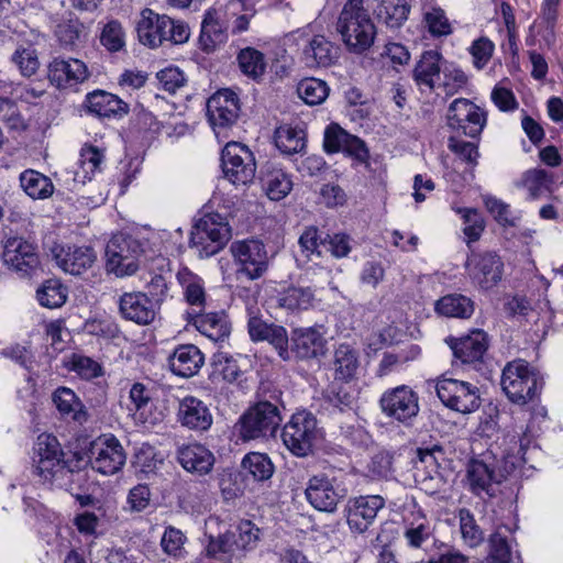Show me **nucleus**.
<instances>
[{"mask_svg":"<svg viewBox=\"0 0 563 563\" xmlns=\"http://www.w3.org/2000/svg\"><path fill=\"white\" fill-rule=\"evenodd\" d=\"M136 32L139 41L150 48L159 47L165 42L183 44L190 36V30L186 23L158 14L148 8L141 11Z\"/></svg>","mask_w":563,"mask_h":563,"instance_id":"f257e3e1","label":"nucleus"},{"mask_svg":"<svg viewBox=\"0 0 563 563\" xmlns=\"http://www.w3.org/2000/svg\"><path fill=\"white\" fill-rule=\"evenodd\" d=\"M543 378L538 371L523 360L507 363L500 378V386L507 398L517 405L534 401L542 388Z\"/></svg>","mask_w":563,"mask_h":563,"instance_id":"f03ea898","label":"nucleus"},{"mask_svg":"<svg viewBox=\"0 0 563 563\" xmlns=\"http://www.w3.org/2000/svg\"><path fill=\"white\" fill-rule=\"evenodd\" d=\"M230 239L231 229L225 218L219 213H207L194 225L190 247L200 258H206L220 252Z\"/></svg>","mask_w":563,"mask_h":563,"instance_id":"7ed1b4c3","label":"nucleus"},{"mask_svg":"<svg viewBox=\"0 0 563 563\" xmlns=\"http://www.w3.org/2000/svg\"><path fill=\"white\" fill-rule=\"evenodd\" d=\"M141 244L132 236L115 234L106 247V271L117 277L135 274L139 269Z\"/></svg>","mask_w":563,"mask_h":563,"instance_id":"20e7f679","label":"nucleus"},{"mask_svg":"<svg viewBox=\"0 0 563 563\" xmlns=\"http://www.w3.org/2000/svg\"><path fill=\"white\" fill-rule=\"evenodd\" d=\"M379 407L389 419L412 427L420 411L419 396L407 385L388 388L379 398Z\"/></svg>","mask_w":563,"mask_h":563,"instance_id":"39448f33","label":"nucleus"},{"mask_svg":"<svg viewBox=\"0 0 563 563\" xmlns=\"http://www.w3.org/2000/svg\"><path fill=\"white\" fill-rule=\"evenodd\" d=\"M224 177L235 186L251 184L255 177L256 164L250 148L239 142H229L221 153Z\"/></svg>","mask_w":563,"mask_h":563,"instance_id":"423d86ee","label":"nucleus"},{"mask_svg":"<svg viewBox=\"0 0 563 563\" xmlns=\"http://www.w3.org/2000/svg\"><path fill=\"white\" fill-rule=\"evenodd\" d=\"M448 462L446 451L440 443L417 449L415 479L426 492L434 493L442 484L440 468Z\"/></svg>","mask_w":563,"mask_h":563,"instance_id":"0eeeda50","label":"nucleus"},{"mask_svg":"<svg viewBox=\"0 0 563 563\" xmlns=\"http://www.w3.org/2000/svg\"><path fill=\"white\" fill-rule=\"evenodd\" d=\"M437 395L445 407L461 413L481 406L479 389L468 382L443 377L437 383Z\"/></svg>","mask_w":563,"mask_h":563,"instance_id":"6e6552de","label":"nucleus"},{"mask_svg":"<svg viewBox=\"0 0 563 563\" xmlns=\"http://www.w3.org/2000/svg\"><path fill=\"white\" fill-rule=\"evenodd\" d=\"M277 406L262 401L251 407L240 418V437L244 440L274 437L278 427Z\"/></svg>","mask_w":563,"mask_h":563,"instance_id":"1a4fd4ad","label":"nucleus"},{"mask_svg":"<svg viewBox=\"0 0 563 563\" xmlns=\"http://www.w3.org/2000/svg\"><path fill=\"white\" fill-rule=\"evenodd\" d=\"M317 420L311 412L299 411L284 424V445L296 456L305 457L312 452Z\"/></svg>","mask_w":563,"mask_h":563,"instance_id":"9d476101","label":"nucleus"},{"mask_svg":"<svg viewBox=\"0 0 563 563\" xmlns=\"http://www.w3.org/2000/svg\"><path fill=\"white\" fill-rule=\"evenodd\" d=\"M345 15L346 13L340 14L336 30L350 52L362 54L373 45L376 27L368 14L355 18H345Z\"/></svg>","mask_w":563,"mask_h":563,"instance_id":"9b49d317","label":"nucleus"},{"mask_svg":"<svg viewBox=\"0 0 563 563\" xmlns=\"http://www.w3.org/2000/svg\"><path fill=\"white\" fill-rule=\"evenodd\" d=\"M305 494L314 509L333 512L339 501L345 497L346 490L335 476L320 473L309 478Z\"/></svg>","mask_w":563,"mask_h":563,"instance_id":"f8f14e48","label":"nucleus"},{"mask_svg":"<svg viewBox=\"0 0 563 563\" xmlns=\"http://www.w3.org/2000/svg\"><path fill=\"white\" fill-rule=\"evenodd\" d=\"M467 275L482 289H490L503 278L504 262L494 251H472L465 262Z\"/></svg>","mask_w":563,"mask_h":563,"instance_id":"ddd939ff","label":"nucleus"},{"mask_svg":"<svg viewBox=\"0 0 563 563\" xmlns=\"http://www.w3.org/2000/svg\"><path fill=\"white\" fill-rule=\"evenodd\" d=\"M486 124V114L465 98L455 99L448 110V125L472 139L477 137Z\"/></svg>","mask_w":563,"mask_h":563,"instance_id":"4468645a","label":"nucleus"},{"mask_svg":"<svg viewBox=\"0 0 563 563\" xmlns=\"http://www.w3.org/2000/svg\"><path fill=\"white\" fill-rule=\"evenodd\" d=\"M230 251L240 266L238 274L256 279L266 271L267 255L260 241H236L231 244Z\"/></svg>","mask_w":563,"mask_h":563,"instance_id":"2eb2a0df","label":"nucleus"},{"mask_svg":"<svg viewBox=\"0 0 563 563\" xmlns=\"http://www.w3.org/2000/svg\"><path fill=\"white\" fill-rule=\"evenodd\" d=\"M2 260L21 276L30 275L40 264L36 247L21 236H9L3 240Z\"/></svg>","mask_w":563,"mask_h":563,"instance_id":"dca6fc26","label":"nucleus"},{"mask_svg":"<svg viewBox=\"0 0 563 563\" xmlns=\"http://www.w3.org/2000/svg\"><path fill=\"white\" fill-rule=\"evenodd\" d=\"M91 466L103 475H113L125 464V453L114 437H100L91 446Z\"/></svg>","mask_w":563,"mask_h":563,"instance_id":"f3484780","label":"nucleus"},{"mask_svg":"<svg viewBox=\"0 0 563 563\" xmlns=\"http://www.w3.org/2000/svg\"><path fill=\"white\" fill-rule=\"evenodd\" d=\"M385 500L379 495H366L347 501L346 522L352 532L364 533L373 525L377 512L384 508Z\"/></svg>","mask_w":563,"mask_h":563,"instance_id":"a211bd4d","label":"nucleus"},{"mask_svg":"<svg viewBox=\"0 0 563 563\" xmlns=\"http://www.w3.org/2000/svg\"><path fill=\"white\" fill-rule=\"evenodd\" d=\"M445 342L452 350L454 357L462 364L476 365L483 362L489 345V338L485 331L474 329L461 338L450 336Z\"/></svg>","mask_w":563,"mask_h":563,"instance_id":"6ab92c4d","label":"nucleus"},{"mask_svg":"<svg viewBox=\"0 0 563 563\" xmlns=\"http://www.w3.org/2000/svg\"><path fill=\"white\" fill-rule=\"evenodd\" d=\"M240 102L236 93L222 89L207 101V115L213 129H224L234 124L239 118Z\"/></svg>","mask_w":563,"mask_h":563,"instance_id":"aec40b11","label":"nucleus"},{"mask_svg":"<svg viewBox=\"0 0 563 563\" xmlns=\"http://www.w3.org/2000/svg\"><path fill=\"white\" fill-rule=\"evenodd\" d=\"M52 252L58 267L75 276L84 274L97 262L96 251L86 245H57Z\"/></svg>","mask_w":563,"mask_h":563,"instance_id":"412c9836","label":"nucleus"},{"mask_svg":"<svg viewBox=\"0 0 563 563\" xmlns=\"http://www.w3.org/2000/svg\"><path fill=\"white\" fill-rule=\"evenodd\" d=\"M118 305L125 320L140 325L151 324L158 311L154 301L150 300L148 295H144L143 291L124 292L120 296Z\"/></svg>","mask_w":563,"mask_h":563,"instance_id":"4be33fe9","label":"nucleus"},{"mask_svg":"<svg viewBox=\"0 0 563 563\" xmlns=\"http://www.w3.org/2000/svg\"><path fill=\"white\" fill-rule=\"evenodd\" d=\"M466 478L474 495L489 498L496 495V485L503 482V475L497 473L496 467L476 459L468 462Z\"/></svg>","mask_w":563,"mask_h":563,"instance_id":"5701e85b","label":"nucleus"},{"mask_svg":"<svg viewBox=\"0 0 563 563\" xmlns=\"http://www.w3.org/2000/svg\"><path fill=\"white\" fill-rule=\"evenodd\" d=\"M47 77L52 85L65 89L84 82L89 73L86 64L77 58H54L48 65Z\"/></svg>","mask_w":563,"mask_h":563,"instance_id":"b1692460","label":"nucleus"},{"mask_svg":"<svg viewBox=\"0 0 563 563\" xmlns=\"http://www.w3.org/2000/svg\"><path fill=\"white\" fill-rule=\"evenodd\" d=\"M186 319L201 334L213 342L224 341L230 335L231 325L228 316L222 311L207 313L205 310L199 312V310L194 308L192 311L186 312Z\"/></svg>","mask_w":563,"mask_h":563,"instance_id":"393cba45","label":"nucleus"},{"mask_svg":"<svg viewBox=\"0 0 563 563\" xmlns=\"http://www.w3.org/2000/svg\"><path fill=\"white\" fill-rule=\"evenodd\" d=\"M442 55L438 51H426L421 54L413 70L412 78L421 92H433L441 78Z\"/></svg>","mask_w":563,"mask_h":563,"instance_id":"a878e982","label":"nucleus"},{"mask_svg":"<svg viewBox=\"0 0 563 563\" xmlns=\"http://www.w3.org/2000/svg\"><path fill=\"white\" fill-rule=\"evenodd\" d=\"M205 363V356L194 344L177 346L168 358L170 371L180 377H192Z\"/></svg>","mask_w":563,"mask_h":563,"instance_id":"bb28decb","label":"nucleus"},{"mask_svg":"<svg viewBox=\"0 0 563 563\" xmlns=\"http://www.w3.org/2000/svg\"><path fill=\"white\" fill-rule=\"evenodd\" d=\"M36 472L44 479L53 476L55 467L59 466L62 461V450L57 439L51 434H41L37 438L35 448Z\"/></svg>","mask_w":563,"mask_h":563,"instance_id":"cd10ccee","label":"nucleus"},{"mask_svg":"<svg viewBox=\"0 0 563 563\" xmlns=\"http://www.w3.org/2000/svg\"><path fill=\"white\" fill-rule=\"evenodd\" d=\"M178 421L192 430H207L212 424L209 408L196 397H185L178 406Z\"/></svg>","mask_w":563,"mask_h":563,"instance_id":"c85d7f7f","label":"nucleus"},{"mask_svg":"<svg viewBox=\"0 0 563 563\" xmlns=\"http://www.w3.org/2000/svg\"><path fill=\"white\" fill-rule=\"evenodd\" d=\"M307 43L302 55L308 67H329L339 58V47L323 35H314Z\"/></svg>","mask_w":563,"mask_h":563,"instance_id":"c756f323","label":"nucleus"},{"mask_svg":"<svg viewBox=\"0 0 563 563\" xmlns=\"http://www.w3.org/2000/svg\"><path fill=\"white\" fill-rule=\"evenodd\" d=\"M292 351L300 358H312L324 353L325 339L318 328L296 329L292 332Z\"/></svg>","mask_w":563,"mask_h":563,"instance_id":"7c9ffc66","label":"nucleus"},{"mask_svg":"<svg viewBox=\"0 0 563 563\" xmlns=\"http://www.w3.org/2000/svg\"><path fill=\"white\" fill-rule=\"evenodd\" d=\"M178 461L186 471L205 475L212 470L216 459L209 449L194 443L179 449Z\"/></svg>","mask_w":563,"mask_h":563,"instance_id":"2f4dec72","label":"nucleus"},{"mask_svg":"<svg viewBox=\"0 0 563 563\" xmlns=\"http://www.w3.org/2000/svg\"><path fill=\"white\" fill-rule=\"evenodd\" d=\"M86 107L89 112L102 118L121 117L129 111V106L123 100L104 90L88 93Z\"/></svg>","mask_w":563,"mask_h":563,"instance_id":"473e14b6","label":"nucleus"},{"mask_svg":"<svg viewBox=\"0 0 563 563\" xmlns=\"http://www.w3.org/2000/svg\"><path fill=\"white\" fill-rule=\"evenodd\" d=\"M434 310L448 318L470 319L474 313L475 302L463 294L453 292L438 299Z\"/></svg>","mask_w":563,"mask_h":563,"instance_id":"72a5a7b5","label":"nucleus"},{"mask_svg":"<svg viewBox=\"0 0 563 563\" xmlns=\"http://www.w3.org/2000/svg\"><path fill=\"white\" fill-rule=\"evenodd\" d=\"M228 40L227 27L219 21L214 11H207L201 22L199 46L206 52H213Z\"/></svg>","mask_w":563,"mask_h":563,"instance_id":"f704fd0d","label":"nucleus"},{"mask_svg":"<svg viewBox=\"0 0 563 563\" xmlns=\"http://www.w3.org/2000/svg\"><path fill=\"white\" fill-rule=\"evenodd\" d=\"M53 401L62 416L80 424L88 420V412L84 404L70 388H57L53 394Z\"/></svg>","mask_w":563,"mask_h":563,"instance_id":"c9c22d12","label":"nucleus"},{"mask_svg":"<svg viewBox=\"0 0 563 563\" xmlns=\"http://www.w3.org/2000/svg\"><path fill=\"white\" fill-rule=\"evenodd\" d=\"M374 12L378 22L398 29L407 21L410 7L406 0H379Z\"/></svg>","mask_w":563,"mask_h":563,"instance_id":"e433bc0d","label":"nucleus"},{"mask_svg":"<svg viewBox=\"0 0 563 563\" xmlns=\"http://www.w3.org/2000/svg\"><path fill=\"white\" fill-rule=\"evenodd\" d=\"M360 366L358 353L350 344H340L333 355L334 378L336 380H351Z\"/></svg>","mask_w":563,"mask_h":563,"instance_id":"4c0bfd02","label":"nucleus"},{"mask_svg":"<svg viewBox=\"0 0 563 563\" xmlns=\"http://www.w3.org/2000/svg\"><path fill=\"white\" fill-rule=\"evenodd\" d=\"M221 525V520L218 516H209L206 519L205 528L206 534L209 538V542L206 547V554L209 558H218L220 554H225L231 552L233 547V533L225 531L219 532L218 536H214L213 532Z\"/></svg>","mask_w":563,"mask_h":563,"instance_id":"58836bf2","label":"nucleus"},{"mask_svg":"<svg viewBox=\"0 0 563 563\" xmlns=\"http://www.w3.org/2000/svg\"><path fill=\"white\" fill-rule=\"evenodd\" d=\"M177 278L184 288L185 299L190 306L188 311H192L194 308L199 310V312L203 311L206 307V292L202 279L187 268L178 272Z\"/></svg>","mask_w":563,"mask_h":563,"instance_id":"ea45409f","label":"nucleus"},{"mask_svg":"<svg viewBox=\"0 0 563 563\" xmlns=\"http://www.w3.org/2000/svg\"><path fill=\"white\" fill-rule=\"evenodd\" d=\"M422 23L429 34L434 37H446L453 33V26L445 11L437 4L422 7Z\"/></svg>","mask_w":563,"mask_h":563,"instance_id":"a19ab883","label":"nucleus"},{"mask_svg":"<svg viewBox=\"0 0 563 563\" xmlns=\"http://www.w3.org/2000/svg\"><path fill=\"white\" fill-rule=\"evenodd\" d=\"M20 183L23 190L33 199L48 198L54 191L52 180L33 169L23 172L20 176Z\"/></svg>","mask_w":563,"mask_h":563,"instance_id":"79ce46f5","label":"nucleus"},{"mask_svg":"<svg viewBox=\"0 0 563 563\" xmlns=\"http://www.w3.org/2000/svg\"><path fill=\"white\" fill-rule=\"evenodd\" d=\"M296 92L306 104L318 106L325 101L330 88L324 80L308 77L297 84Z\"/></svg>","mask_w":563,"mask_h":563,"instance_id":"37998d69","label":"nucleus"},{"mask_svg":"<svg viewBox=\"0 0 563 563\" xmlns=\"http://www.w3.org/2000/svg\"><path fill=\"white\" fill-rule=\"evenodd\" d=\"M249 333L254 341H267L282 356V327L268 324L257 318L249 320Z\"/></svg>","mask_w":563,"mask_h":563,"instance_id":"c03bdc74","label":"nucleus"},{"mask_svg":"<svg viewBox=\"0 0 563 563\" xmlns=\"http://www.w3.org/2000/svg\"><path fill=\"white\" fill-rule=\"evenodd\" d=\"M36 299L42 307L58 308L65 303L67 290L58 279H47L38 287Z\"/></svg>","mask_w":563,"mask_h":563,"instance_id":"a18cd8bd","label":"nucleus"},{"mask_svg":"<svg viewBox=\"0 0 563 563\" xmlns=\"http://www.w3.org/2000/svg\"><path fill=\"white\" fill-rule=\"evenodd\" d=\"M11 60L25 77L34 75L40 67L37 52L35 47L29 43L18 45L12 54Z\"/></svg>","mask_w":563,"mask_h":563,"instance_id":"49530a36","label":"nucleus"},{"mask_svg":"<svg viewBox=\"0 0 563 563\" xmlns=\"http://www.w3.org/2000/svg\"><path fill=\"white\" fill-rule=\"evenodd\" d=\"M460 531L465 544L476 548L484 541V532L477 525L474 515L467 508L459 510Z\"/></svg>","mask_w":563,"mask_h":563,"instance_id":"de8ad7c7","label":"nucleus"},{"mask_svg":"<svg viewBox=\"0 0 563 563\" xmlns=\"http://www.w3.org/2000/svg\"><path fill=\"white\" fill-rule=\"evenodd\" d=\"M243 468L255 479H268L274 472V466L267 455L262 453H250L242 461Z\"/></svg>","mask_w":563,"mask_h":563,"instance_id":"09e8293b","label":"nucleus"},{"mask_svg":"<svg viewBox=\"0 0 563 563\" xmlns=\"http://www.w3.org/2000/svg\"><path fill=\"white\" fill-rule=\"evenodd\" d=\"M238 62L242 73L252 78L262 76L265 70L263 54L253 47L243 48L238 55Z\"/></svg>","mask_w":563,"mask_h":563,"instance_id":"8fccbe9b","label":"nucleus"},{"mask_svg":"<svg viewBox=\"0 0 563 563\" xmlns=\"http://www.w3.org/2000/svg\"><path fill=\"white\" fill-rule=\"evenodd\" d=\"M353 134L345 131L338 123H330L323 134V150L327 154L343 152Z\"/></svg>","mask_w":563,"mask_h":563,"instance_id":"3c124183","label":"nucleus"},{"mask_svg":"<svg viewBox=\"0 0 563 563\" xmlns=\"http://www.w3.org/2000/svg\"><path fill=\"white\" fill-rule=\"evenodd\" d=\"M488 548L485 563H510L511 548L506 536L495 531L488 539Z\"/></svg>","mask_w":563,"mask_h":563,"instance_id":"603ef678","label":"nucleus"},{"mask_svg":"<svg viewBox=\"0 0 563 563\" xmlns=\"http://www.w3.org/2000/svg\"><path fill=\"white\" fill-rule=\"evenodd\" d=\"M523 184L531 198H538L544 190H549L553 184V175L544 169H529L523 175Z\"/></svg>","mask_w":563,"mask_h":563,"instance_id":"864d4df0","label":"nucleus"},{"mask_svg":"<svg viewBox=\"0 0 563 563\" xmlns=\"http://www.w3.org/2000/svg\"><path fill=\"white\" fill-rule=\"evenodd\" d=\"M187 538L185 534L174 527H168L165 529V532L161 540V547L169 556H173L175 559H183L185 558L186 551H185V542Z\"/></svg>","mask_w":563,"mask_h":563,"instance_id":"5fc2aeb1","label":"nucleus"},{"mask_svg":"<svg viewBox=\"0 0 563 563\" xmlns=\"http://www.w3.org/2000/svg\"><path fill=\"white\" fill-rule=\"evenodd\" d=\"M101 44L111 52H118L124 46V33L118 21L108 22L100 36Z\"/></svg>","mask_w":563,"mask_h":563,"instance_id":"6e6d98bb","label":"nucleus"},{"mask_svg":"<svg viewBox=\"0 0 563 563\" xmlns=\"http://www.w3.org/2000/svg\"><path fill=\"white\" fill-rule=\"evenodd\" d=\"M342 153L353 159V166L363 165L369 169V150L358 136L352 135Z\"/></svg>","mask_w":563,"mask_h":563,"instance_id":"4d7b16f0","label":"nucleus"},{"mask_svg":"<svg viewBox=\"0 0 563 563\" xmlns=\"http://www.w3.org/2000/svg\"><path fill=\"white\" fill-rule=\"evenodd\" d=\"M214 371L222 375L223 379L232 383L238 379L241 371L236 361L227 353L219 352L213 355Z\"/></svg>","mask_w":563,"mask_h":563,"instance_id":"13d9d810","label":"nucleus"},{"mask_svg":"<svg viewBox=\"0 0 563 563\" xmlns=\"http://www.w3.org/2000/svg\"><path fill=\"white\" fill-rule=\"evenodd\" d=\"M448 147L451 152H453L466 163L471 165L477 164L479 153L475 143L467 142L455 136H450L448 141Z\"/></svg>","mask_w":563,"mask_h":563,"instance_id":"bf43d9fd","label":"nucleus"},{"mask_svg":"<svg viewBox=\"0 0 563 563\" xmlns=\"http://www.w3.org/2000/svg\"><path fill=\"white\" fill-rule=\"evenodd\" d=\"M287 144H284V154L300 153L306 148L307 134L305 124L301 122L295 126L284 130Z\"/></svg>","mask_w":563,"mask_h":563,"instance_id":"052dcab7","label":"nucleus"},{"mask_svg":"<svg viewBox=\"0 0 563 563\" xmlns=\"http://www.w3.org/2000/svg\"><path fill=\"white\" fill-rule=\"evenodd\" d=\"M330 404L340 411L353 410L356 404L354 393L345 386H332L327 395Z\"/></svg>","mask_w":563,"mask_h":563,"instance_id":"680f3d73","label":"nucleus"},{"mask_svg":"<svg viewBox=\"0 0 563 563\" xmlns=\"http://www.w3.org/2000/svg\"><path fill=\"white\" fill-rule=\"evenodd\" d=\"M494 48V43L487 37H479L472 43L470 53L473 57V64L477 69L486 66L493 56Z\"/></svg>","mask_w":563,"mask_h":563,"instance_id":"e2e57ef3","label":"nucleus"},{"mask_svg":"<svg viewBox=\"0 0 563 563\" xmlns=\"http://www.w3.org/2000/svg\"><path fill=\"white\" fill-rule=\"evenodd\" d=\"M328 251L335 258L347 257L352 251V238L345 233L325 234Z\"/></svg>","mask_w":563,"mask_h":563,"instance_id":"0e129e2a","label":"nucleus"},{"mask_svg":"<svg viewBox=\"0 0 563 563\" xmlns=\"http://www.w3.org/2000/svg\"><path fill=\"white\" fill-rule=\"evenodd\" d=\"M312 300V292L309 289L290 287L284 291V308L289 310L307 309Z\"/></svg>","mask_w":563,"mask_h":563,"instance_id":"69168bd1","label":"nucleus"},{"mask_svg":"<svg viewBox=\"0 0 563 563\" xmlns=\"http://www.w3.org/2000/svg\"><path fill=\"white\" fill-rule=\"evenodd\" d=\"M0 120L5 122L11 129L24 126V120L16 103L8 97L0 96Z\"/></svg>","mask_w":563,"mask_h":563,"instance_id":"338daca9","label":"nucleus"},{"mask_svg":"<svg viewBox=\"0 0 563 563\" xmlns=\"http://www.w3.org/2000/svg\"><path fill=\"white\" fill-rule=\"evenodd\" d=\"M265 195L272 201L282 199V169L265 170L261 177Z\"/></svg>","mask_w":563,"mask_h":563,"instance_id":"774afa93","label":"nucleus"}]
</instances>
